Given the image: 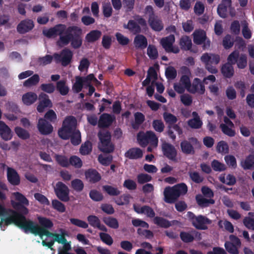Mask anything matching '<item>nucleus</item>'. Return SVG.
<instances>
[{"mask_svg":"<svg viewBox=\"0 0 254 254\" xmlns=\"http://www.w3.org/2000/svg\"><path fill=\"white\" fill-rule=\"evenodd\" d=\"M16 202L11 201V204L14 210L10 208H6L3 205L0 204V216H6L4 218H1L0 222V227L2 229L3 223L4 226H8L11 224L19 228L21 219H25V215L29 213L28 209L26 207L29 205V200L22 193L19 192L13 193Z\"/></svg>","mask_w":254,"mask_h":254,"instance_id":"1","label":"nucleus"},{"mask_svg":"<svg viewBox=\"0 0 254 254\" xmlns=\"http://www.w3.org/2000/svg\"><path fill=\"white\" fill-rule=\"evenodd\" d=\"M40 226L34 221L27 219H21L19 228L24 230L25 233L31 232L35 236L38 235L41 238L43 236L50 237L47 233H52L48 230L51 229L54 226L53 222L47 217L38 216L37 217Z\"/></svg>","mask_w":254,"mask_h":254,"instance_id":"2","label":"nucleus"},{"mask_svg":"<svg viewBox=\"0 0 254 254\" xmlns=\"http://www.w3.org/2000/svg\"><path fill=\"white\" fill-rule=\"evenodd\" d=\"M65 35L60 37L58 45L62 43L64 45H67L70 42L71 47L74 49L79 48L82 44L81 28L77 26H69L66 30Z\"/></svg>","mask_w":254,"mask_h":254,"instance_id":"3","label":"nucleus"},{"mask_svg":"<svg viewBox=\"0 0 254 254\" xmlns=\"http://www.w3.org/2000/svg\"><path fill=\"white\" fill-rule=\"evenodd\" d=\"M188 191V187L185 183H181L173 187H167L163 192L164 200L167 203L172 204L177 201L181 195Z\"/></svg>","mask_w":254,"mask_h":254,"instance_id":"4","label":"nucleus"},{"mask_svg":"<svg viewBox=\"0 0 254 254\" xmlns=\"http://www.w3.org/2000/svg\"><path fill=\"white\" fill-rule=\"evenodd\" d=\"M76 119L73 116L66 117L63 122L62 127L59 130L58 134L63 139H68L74 131Z\"/></svg>","mask_w":254,"mask_h":254,"instance_id":"5","label":"nucleus"},{"mask_svg":"<svg viewBox=\"0 0 254 254\" xmlns=\"http://www.w3.org/2000/svg\"><path fill=\"white\" fill-rule=\"evenodd\" d=\"M136 138L138 144L142 147H146L148 144L153 147H156L158 145V137L155 133L151 130L145 132L139 131L137 134Z\"/></svg>","mask_w":254,"mask_h":254,"instance_id":"6","label":"nucleus"},{"mask_svg":"<svg viewBox=\"0 0 254 254\" xmlns=\"http://www.w3.org/2000/svg\"><path fill=\"white\" fill-rule=\"evenodd\" d=\"M100 140L98 147L104 153H111L114 150V145L111 142V135L109 131H100L98 133Z\"/></svg>","mask_w":254,"mask_h":254,"instance_id":"7","label":"nucleus"},{"mask_svg":"<svg viewBox=\"0 0 254 254\" xmlns=\"http://www.w3.org/2000/svg\"><path fill=\"white\" fill-rule=\"evenodd\" d=\"M200 59L201 62L205 64L206 68L210 73H216L217 72V69L213 65L217 64L220 62V56L218 55L206 53L202 55Z\"/></svg>","mask_w":254,"mask_h":254,"instance_id":"8","label":"nucleus"},{"mask_svg":"<svg viewBox=\"0 0 254 254\" xmlns=\"http://www.w3.org/2000/svg\"><path fill=\"white\" fill-rule=\"evenodd\" d=\"M136 21L133 20H129L127 24L124 25L125 29H128L130 33L134 35L138 34L141 32V26L146 27V20L140 16H137L135 18Z\"/></svg>","mask_w":254,"mask_h":254,"instance_id":"9","label":"nucleus"},{"mask_svg":"<svg viewBox=\"0 0 254 254\" xmlns=\"http://www.w3.org/2000/svg\"><path fill=\"white\" fill-rule=\"evenodd\" d=\"M73 52L69 49L65 48L60 53H55L53 57L57 63H61L64 66L69 64L72 59Z\"/></svg>","mask_w":254,"mask_h":254,"instance_id":"10","label":"nucleus"},{"mask_svg":"<svg viewBox=\"0 0 254 254\" xmlns=\"http://www.w3.org/2000/svg\"><path fill=\"white\" fill-rule=\"evenodd\" d=\"M200 145V142L194 137L189 138V140H184L180 143L182 152L186 155L194 154L195 150L193 146H199Z\"/></svg>","mask_w":254,"mask_h":254,"instance_id":"11","label":"nucleus"},{"mask_svg":"<svg viewBox=\"0 0 254 254\" xmlns=\"http://www.w3.org/2000/svg\"><path fill=\"white\" fill-rule=\"evenodd\" d=\"M54 190L57 197L60 200L63 202H67L69 200V190L64 183L57 182Z\"/></svg>","mask_w":254,"mask_h":254,"instance_id":"12","label":"nucleus"},{"mask_svg":"<svg viewBox=\"0 0 254 254\" xmlns=\"http://www.w3.org/2000/svg\"><path fill=\"white\" fill-rule=\"evenodd\" d=\"M163 155L169 160L177 162V151L175 146L171 143L165 142L162 144Z\"/></svg>","mask_w":254,"mask_h":254,"instance_id":"13","label":"nucleus"},{"mask_svg":"<svg viewBox=\"0 0 254 254\" xmlns=\"http://www.w3.org/2000/svg\"><path fill=\"white\" fill-rule=\"evenodd\" d=\"M39 103L37 106V110L39 113H43L46 108H50L53 106L52 101L49 96L45 93L41 92L39 95Z\"/></svg>","mask_w":254,"mask_h":254,"instance_id":"14","label":"nucleus"},{"mask_svg":"<svg viewBox=\"0 0 254 254\" xmlns=\"http://www.w3.org/2000/svg\"><path fill=\"white\" fill-rule=\"evenodd\" d=\"M37 128L42 135H49L53 131L52 125L44 118H40L37 124Z\"/></svg>","mask_w":254,"mask_h":254,"instance_id":"15","label":"nucleus"},{"mask_svg":"<svg viewBox=\"0 0 254 254\" xmlns=\"http://www.w3.org/2000/svg\"><path fill=\"white\" fill-rule=\"evenodd\" d=\"M212 221L207 217L199 215L193 221L192 225L198 230H205L208 227L206 225L211 224Z\"/></svg>","mask_w":254,"mask_h":254,"instance_id":"16","label":"nucleus"},{"mask_svg":"<svg viewBox=\"0 0 254 254\" xmlns=\"http://www.w3.org/2000/svg\"><path fill=\"white\" fill-rule=\"evenodd\" d=\"M66 26L64 24H59L52 28H49L47 31H44V34L48 38L59 35L60 37L65 30Z\"/></svg>","mask_w":254,"mask_h":254,"instance_id":"17","label":"nucleus"},{"mask_svg":"<svg viewBox=\"0 0 254 254\" xmlns=\"http://www.w3.org/2000/svg\"><path fill=\"white\" fill-rule=\"evenodd\" d=\"M34 27V24L33 20L26 19L20 22L17 26L16 29L19 34H23L32 30Z\"/></svg>","mask_w":254,"mask_h":254,"instance_id":"18","label":"nucleus"},{"mask_svg":"<svg viewBox=\"0 0 254 254\" xmlns=\"http://www.w3.org/2000/svg\"><path fill=\"white\" fill-rule=\"evenodd\" d=\"M115 120V118L113 116L108 113H103L100 116L98 120V127L101 128L108 127Z\"/></svg>","mask_w":254,"mask_h":254,"instance_id":"19","label":"nucleus"},{"mask_svg":"<svg viewBox=\"0 0 254 254\" xmlns=\"http://www.w3.org/2000/svg\"><path fill=\"white\" fill-rule=\"evenodd\" d=\"M7 178L9 183L13 186H17L20 183L19 175L13 168L7 167Z\"/></svg>","mask_w":254,"mask_h":254,"instance_id":"20","label":"nucleus"},{"mask_svg":"<svg viewBox=\"0 0 254 254\" xmlns=\"http://www.w3.org/2000/svg\"><path fill=\"white\" fill-rule=\"evenodd\" d=\"M0 136L1 138L5 140L8 141L12 137V134L11 129L6 125L5 123L0 120Z\"/></svg>","mask_w":254,"mask_h":254,"instance_id":"21","label":"nucleus"},{"mask_svg":"<svg viewBox=\"0 0 254 254\" xmlns=\"http://www.w3.org/2000/svg\"><path fill=\"white\" fill-rule=\"evenodd\" d=\"M85 176L86 179L90 183H95L100 181L101 176L95 169H89L86 171Z\"/></svg>","mask_w":254,"mask_h":254,"instance_id":"22","label":"nucleus"},{"mask_svg":"<svg viewBox=\"0 0 254 254\" xmlns=\"http://www.w3.org/2000/svg\"><path fill=\"white\" fill-rule=\"evenodd\" d=\"M125 156L129 159H138L142 157L143 152L139 148L132 147L125 153Z\"/></svg>","mask_w":254,"mask_h":254,"instance_id":"23","label":"nucleus"},{"mask_svg":"<svg viewBox=\"0 0 254 254\" xmlns=\"http://www.w3.org/2000/svg\"><path fill=\"white\" fill-rule=\"evenodd\" d=\"M189 91L193 94L197 92L200 94H204L205 91L204 85L200 79L195 78L193 79L192 88L189 90Z\"/></svg>","mask_w":254,"mask_h":254,"instance_id":"24","label":"nucleus"},{"mask_svg":"<svg viewBox=\"0 0 254 254\" xmlns=\"http://www.w3.org/2000/svg\"><path fill=\"white\" fill-rule=\"evenodd\" d=\"M133 44L136 49L143 50L147 47L148 42L145 36L138 34L134 37Z\"/></svg>","mask_w":254,"mask_h":254,"instance_id":"25","label":"nucleus"},{"mask_svg":"<svg viewBox=\"0 0 254 254\" xmlns=\"http://www.w3.org/2000/svg\"><path fill=\"white\" fill-rule=\"evenodd\" d=\"M148 24L151 28L156 32H160L164 28V24L162 20L158 16L148 20Z\"/></svg>","mask_w":254,"mask_h":254,"instance_id":"26","label":"nucleus"},{"mask_svg":"<svg viewBox=\"0 0 254 254\" xmlns=\"http://www.w3.org/2000/svg\"><path fill=\"white\" fill-rule=\"evenodd\" d=\"M61 234L57 233H47L48 235H51L50 237L54 238V241L57 242L59 244H64L67 242L65 236H67V232L64 229L61 228L59 230Z\"/></svg>","mask_w":254,"mask_h":254,"instance_id":"27","label":"nucleus"},{"mask_svg":"<svg viewBox=\"0 0 254 254\" xmlns=\"http://www.w3.org/2000/svg\"><path fill=\"white\" fill-rule=\"evenodd\" d=\"M192 234L186 232H181L180 234V238L184 243H190L194 240V236L200 237V234L196 231L191 232Z\"/></svg>","mask_w":254,"mask_h":254,"instance_id":"28","label":"nucleus"},{"mask_svg":"<svg viewBox=\"0 0 254 254\" xmlns=\"http://www.w3.org/2000/svg\"><path fill=\"white\" fill-rule=\"evenodd\" d=\"M192 114L194 118L188 121V126L194 129H199L201 128L202 126V122L200 119L198 114L196 112H193Z\"/></svg>","mask_w":254,"mask_h":254,"instance_id":"29","label":"nucleus"},{"mask_svg":"<svg viewBox=\"0 0 254 254\" xmlns=\"http://www.w3.org/2000/svg\"><path fill=\"white\" fill-rule=\"evenodd\" d=\"M241 166L245 170H254V155L249 154L241 162Z\"/></svg>","mask_w":254,"mask_h":254,"instance_id":"30","label":"nucleus"},{"mask_svg":"<svg viewBox=\"0 0 254 254\" xmlns=\"http://www.w3.org/2000/svg\"><path fill=\"white\" fill-rule=\"evenodd\" d=\"M37 98V95L35 93L28 92L23 95L22 100L25 105L29 106L34 103Z\"/></svg>","mask_w":254,"mask_h":254,"instance_id":"31","label":"nucleus"},{"mask_svg":"<svg viewBox=\"0 0 254 254\" xmlns=\"http://www.w3.org/2000/svg\"><path fill=\"white\" fill-rule=\"evenodd\" d=\"M102 36V32L98 30H93L85 36V40L90 43H93L98 40Z\"/></svg>","mask_w":254,"mask_h":254,"instance_id":"32","label":"nucleus"},{"mask_svg":"<svg viewBox=\"0 0 254 254\" xmlns=\"http://www.w3.org/2000/svg\"><path fill=\"white\" fill-rule=\"evenodd\" d=\"M175 41V36L170 34L169 36L163 38L160 41V44L167 52L172 46Z\"/></svg>","mask_w":254,"mask_h":254,"instance_id":"33","label":"nucleus"},{"mask_svg":"<svg viewBox=\"0 0 254 254\" xmlns=\"http://www.w3.org/2000/svg\"><path fill=\"white\" fill-rule=\"evenodd\" d=\"M56 89L62 96H66L69 91V88L66 85V81L64 80L58 81L56 83Z\"/></svg>","mask_w":254,"mask_h":254,"instance_id":"34","label":"nucleus"},{"mask_svg":"<svg viewBox=\"0 0 254 254\" xmlns=\"http://www.w3.org/2000/svg\"><path fill=\"white\" fill-rule=\"evenodd\" d=\"M193 42L198 45H202L206 38V34L204 30H196L193 33Z\"/></svg>","mask_w":254,"mask_h":254,"instance_id":"35","label":"nucleus"},{"mask_svg":"<svg viewBox=\"0 0 254 254\" xmlns=\"http://www.w3.org/2000/svg\"><path fill=\"white\" fill-rule=\"evenodd\" d=\"M223 75L226 78H231L234 74V69L233 65L226 63L224 64L221 69Z\"/></svg>","mask_w":254,"mask_h":254,"instance_id":"36","label":"nucleus"},{"mask_svg":"<svg viewBox=\"0 0 254 254\" xmlns=\"http://www.w3.org/2000/svg\"><path fill=\"white\" fill-rule=\"evenodd\" d=\"M167 135L173 140L174 141L176 139V136L174 133L172 129H174L178 134L181 135L183 134V130L178 124H175L174 126H167Z\"/></svg>","mask_w":254,"mask_h":254,"instance_id":"37","label":"nucleus"},{"mask_svg":"<svg viewBox=\"0 0 254 254\" xmlns=\"http://www.w3.org/2000/svg\"><path fill=\"white\" fill-rule=\"evenodd\" d=\"M179 45L182 50H190L192 46L191 40L188 36H183L180 39Z\"/></svg>","mask_w":254,"mask_h":254,"instance_id":"38","label":"nucleus"},{"mask_svg":"<svg viewBox=\"0 0 254 254\" xmlns=\"http://www.w3.org/2000/svg\"><path fill=\"white\" fill-rule=\"evenodd\" d=\"M163 117L167 126H174L178 121L177 117L170 113L164 112Z\"/></svg>","mask_w":254,"mask_h":254,"instance_id":"39","label":"nucleus"},{"mask_svg":"<svg viewBox=\"0 0 254 254\" xmlns=\"http://www.w3.org/2000/svg\"><path fill=\"white\" fill-rule=\"evenodd\" d=\"M153 222L158 226L168 228L171 226V222L165 218L159 216H156L154 218Z\"/></svg>","mask_w":254,"mask_h":254,"instance_id":"40","label":"nucleus"},{"mask_svg":"<svg viewBox=\"0 0 254 254\" xmlns=\"http://www.w3.org/2000/svg\"><path fill=\"white\" fill-rule=\"evenodd\" d=\"M134 123L132 124V127L133 129H137L144 122L145 116L141 112H136L134 113Z\"/></svg>","mask_w":254,"mask_h":254,"instance_id":"41","label":"nucleus"},{"mask_svg":"<svg viewBox=\"0 0 254 254\" xmlns=\"http://www.w3.org/2000/svg\"><path fill=\"white\" fill-rule=\"evenodd\" d=\"M85 83L83 77L81 76H76L75 82L73 84L72 90L74 93H79L82 89L83 84Z\"/></svg>","mask_w":254,"mask_h":254,"instance_id":"42","label":"nucleus"},{"mask_svg":"<svg viewBox=\"0 0 254 254\" xmlns=\"http://www.w3.org/2000/svg\"><path fill=\"white\" fill-rule=\"evenodd\" d=\"M103 190L110 196H118L121 191L117 188L110 185H104L102 187Z\"/></svg>","mask_w":254,"mask_h":254,"instance_id":"43","label":"nucleus"},{"mask_svg":"<svg viewBox=\"0 0 254 254\" xmlns=\"http://www.w3.org/2000/svg\"><path fill=\"white\" fill-rule=\"evenodd\" d=\"M195 198L197 203L201 207H207L210 204H213L215 202L213 199H207L201 195H196Z\"/></svg>","mask_w":254,"mask_h":254,"instance_id":"44","label":"nucleus"},{"mask_svg":"<svg viewBox=\"0 0 254 254\" xmlns=\"http://www.w3.org/2000/svg\"><path fill=\"white\" fill-rule=\"evenodd\" d=\"M103 221L106 225L111 228L116 229L119 227L118 221L116 218L111 216L105 217L103 218Z\"/></svg>","mask_w":254,"mask_h":254,"instance_id":"45","label":"nucleus"},{"mask_svg":"<svg viewBox=\"0 0 254 254\" xmlns=\"http://www.w3.org/2000/svg\"><path fill=\"white\" fill-rule=\"evenodd\" d=\"M39 81L40 77L39 75L35 74L24 82L23 86L26 87L35 86L39 83Z\"/></svg>","mask_w":254,"mask_h":254,"instance_id":"46","label":"nucleus"},{"mask_svg":"<svg viewBox=\"0 0 254 254\" xmlns=\"http://www.w3.org/2000/svg\"><path fill=\"white\" fill-rule=\"evenodd\" d=\"M14 131L17 135L20 138L26 140L30 138V133L26 129L19 127H15Z\"/></svg>","mask_w":254,"mask_h":254,"instance_id":"47","label":"nucleus"},{"mask_svg":"<svg viewBox=\"0 0 254 254\" xmlns=\"http://www.w3.org/2000/svg\"><path fill=\"white\" fill-rule=\"evenodd\" d=\"M147 54L149 58L152 60H156L158 57V50L153 45H149L147 49Z\"/></svg>","mask_w":254,"mask_h":254,"instance_id":"48","label":"nucleus"},{"mask_svg":"<svg viewBox=\"0 0 254 254\" xmlns=\"http://www.w3.org/2000/svg\"><path fill=\"white\" fill-rule=\"evenodd\" d=\"M69 138L70 139V142L72 145H79L81 141V134L79 130L75 129Z\"/></svg>","mask_w":254,"mask_h":254,"instance_id":"49","label":"nucleus"},{"mask_svg":"<svg viewBox=\"0 0 254 254\" xmlns=\"http://www.w3.org/2000/svg\"><path fill=\"white\" fill-rule=\"evenodd\" d=\"M71 187L76 192H80L84 188V184L80 179H75L71 182Z\"/></svg>","mask_w":254,"mask_h":254,"instance_id":"50","label":"nucleus"},{"mask_svg":"<svg viewBox=\"0 0 254 254\" xmlns=\"http://www.w3.org/2000/svg\"><path fill=\"white\" fill-rule=\"evenodd\" d=\"M218 225L220 228H222L224 226L225 229L229 232V233H232L234 232V226L231 222L228 220H219L218 223Z\"/></svg>","mask_w":254,"mask_h":254,"instance_id":"51","label":"nucleus"},{"mask_svg":"<svg viewBox=\"0 0 254 254\" xmlns=\"http://www.w3.org/2000/svg\"><path fill=\"white\" fill-rule=\"evenodd\" d=\"M90 198L94 201H100L103 199L102 193L96 190H92L89 192Z\"/></svg>","mask_w":254,"mask_h":254,"instance_id":"52","label":"nucleus"},{"mask_svg":"<svg viewBox=\"0 0 254 254\" xmlns=\"http://www.w3.org/2000/svg\"><path fill=\"white\" fill-rule=\"evenodd\" d=\"M55 159L57 163L63 167H67L69 166V160L64 155H56Z\"/></svg>","mask_w":254,"mask_h":254,"instance_id":"53","label":"nucleus"},{"mask_svg":"<svg viewBox=\"0 0 254 254\" xmlns=\"http://www.w3.org/2000/svg\"><path fill=\"white\" fill-rule=\"evenodd\" d=\"M80 153L83 155L89 154L92 151V144L87 141L82 144L80 148Z\"/></svg>","mask_w":254,"mask_h":254,"instance_id":"54","label":"nucleus"},{"mask_svg":"<svg viewBox=\"0 0 254 254\" xmlns=\"http://www.w3.org/2000/svg\"><path fill=\"white\" fill-rule=\"evenodd\" d=\"M226 251L230 254H239V252L238 247L235 246L233 243L227 241L224 244Z\"/></svg>","mask_w":254,"mask_h":254,"instance_id":"55","label":"nucleus"},{"mask_svg":"<svg viewBox=\"0 0 254 254\" xmlns=\"http://www.w3.org/2000/svg\"><path fill=\"white\" fill-rule=\"evenodd\" d=\"M69 165L74 166L75 168H80L82 166V161L79 157L73 155L69 159Z\"/></svg>","mask_w":254,"mask_h":254,"instance_id":"56","label":"nucleus"},{"mask_svg":"<svg viewBox=\"0 0 254 254\" xmlns=\"http://www.w3.org/2000/svg\"><path fill=\"white\" fill-rule=\"evenodd\" d=\"M53 208L59 212L63 213L65 211V205L57 199H54L52 201Z\"/></svg>","mask_w":254,"mask_h":254,"instance_id":"57","label":"nucleus"},{"mask_svg":"<svg viewBox=\"0 0 254 254\" xmlns=\"http://www.w3.org/2000/svg\"><path fill=\"white\" fill-rule=\"evenodd\" d=\"M165 75L169 80L174 79L177 75V70L173 66H170L166 69Z\"/></svg>","mask_w":254,"mask_h":254,"instance_id":"58","label":"nucleus"},{"mask_svg":"<svg viewBox=\"0 0 254 254\" xmlns=\"http://www.w3.org/2000/svg\"><path fill=\"white\" fill-rule=\"evenodd\" d=\"M129 202V194H124L115 199V202L118 205L127 204Z\"/></svg>","mask_w":254,"mask_h":254,"instance_id":"59","label":"nucleus"},{"mask_svg":"<svg viewBox=\"0 0 254 254\" xmlns=\"http://www.w3.org/2000/svg\"><path fill=\"white\" fill-rule=\"evenodd\" d=\"M40 88L44 92L52 94L55 91L56 86L53 83H43L41 85Z\"/></svg>","mask_w":254,"mask_h":254,"instance_id":"60","label":"nucleus"},{"mask_svg":"<svg viewBox=\"0 0 254 254\" xmlns=\"http://www.w3.org/2000/svg\"><path fill=\"white\" fill-rule=\"evenodd\" d=\"M152 127L156 131L160 133L163 132L165 128L164 124L161 120H153Z\"/></svg>","mask_w":254,"mask_h":254,"instance_id":"61","label":"nucleus"},{"mask_svg":"<svg viewBox=\"0 0 254 254\" xmlns=\"http://www.w3.org/2000/svg\"><path fill=\"white\" fill-rule=\"evenodd\" d=\"M240 56L239 52L238 50H235L228 56L227 63L232 65L236 64Z\"/></svg>","mask_w":254,"mask_h":254,"instance_id":"62","label":"nucleus"},{"mask_svg":"<svg viewBox=\"0 0 254 254\" xmlns=\"http://www.w3.org/2000/svg\"><path fill=\"white\" fill-rule=\"evenodd\" d=\"M211 167L215 171L222 172L226 170L225 164L220 162L217 160H214L211 162Z\"/></svg>","mask_w":254,"mask_h":254,"instance_id":"63","label":"nucleus"},{"mask_svg":"<svg viewBox=\"0 0 254 254\" xmlns=\"http://www.w3.org/2000/svg\"><path fill=\"white\" fill-rule=\"evenodd\" d=\"M234 45V39L229 35H226L223 40V46L225 49H229Z\"/></svg>","mask_w":254,"mask_h":254,"instance_id":"64","label":"nucleus"}]
</instances>
